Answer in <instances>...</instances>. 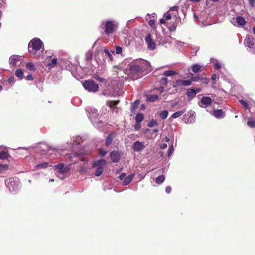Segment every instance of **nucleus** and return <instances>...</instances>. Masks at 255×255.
Returning <instances> with one entry per match:
<instances>
[{"mask_svg": "<svg viewBox=\"0 0 255 255\" xmlns=\"http://www.w3.org/2000/svg\"><path fill=\"white\" fill-rule=\"evenodd\" d=\"M166 192L167 193H170L171 192V188L170 186H167L165 189Z\"/></svg>", "mask_w": 255, "mask_h": 255, "instance_id": "53", "label": "nucleus"}, {"mask_svg": "<svg viewBox=\"0 0 255 255\" xmlns=\"http://www.w3.org/2000/svg\"><path fill=\"white\" fill-rule=\"evenodd\" d=\"M15 75L20 79H22L23 77V70L21 69H17L15 72Z\"/></svg>", "mask_w": 255, "mask_h": 255, "instance_id": "32", "label": "nucleus"}, {"mask_svg": "<svg viewBox=\"0 0 255 255\" xmlns=\"http://www.w3.org/2000/svg\"><path fill=\"white\" fill-rule=\"evenodd\" d=\"M191 84V80H178L176 81L174 85V87H176L178 86H188Z\"/></svg>", "mask_w": 255, "mask_h": 255, "instance_id": "13", "label": "nucleus"}, {"mask_svg": "<svg viewBox=\"0 0 255 255\" xmlns=\"http://www.w3.org/2000/svg\"><path fill=\"white\" fill-rule=\"evenodd\" d=\"M115 136V133H112L107 137L106 140V143H105L106 146H109L110 145H111Z\"/></svg>", "mask_w": 255, "mask_h": 255, "instance_id": "18", "label": "nucleus"}, {"mask_svg": "<svg viewBox=\"0 0 255 255\" xmlns=\"http://www.w3.org/2000/svg\"><path fill=\"white\" fill-rule=\"evenodd\" d=\"M134 176V174H131L128 175V177H125L124 180L123 184L124 185H127L129 184L133 180Z\"/></svg>", "mask_w": 255, "mask_h": 255, "instance_id": "17", "label": "nucleus"}, {"mask_svg": "<svg viewBox=\"0 0 255 255\" xmlns=\"http://www.w3.org/2000/svg\"><path fill=\"white\" fill-rule=\"evenodd\" d=\"M195 112L193 111H190L188 112L187 115H185L184 116H188V122H191L192 120L195 118Z\"/></svg>", "mask_w": 255, "mask_h": 255, "instance_id": "24", "label": "nucleus"}, {"mask_svg": "<svg viewBox=\"0 0 255 255\" xmlns=\"http://www.w3.org/2000/svg\"><path fill=\"white\" fill-rule=\"evenodd\" d=\"M212 102V99L209 97H203L200 102L199 103V105L203 108H206L208 106L210 105Z\"/></svg>", "mask_w": 255, "mask_h": 255, "instance_id": "7", "label": "nucleus"}, {"mask_svg": "<svg viewBox=\"0 0 255 255\" xmlns=\"http://www.w3.org/2000/svg\"><path fill=\"white\" fill-rule=\"evenodd\" d=\"M201 91V89L199 88H196L194 89L191 88L189 89L186 93L188 97L190 98H193L196 95V94L198 93H199Z\"/></svg>", "mask_w": 255, "mask_h": 255, "instance_id": "12", "label": "nucleus"}, {"mask_svg": "<svg viewBox=\"0 0 255 255\" xmlns=\"http://www.w3.org/2000/svg\"><path fill=\"white\" fill-rule=\"evenodd\" d=\"M126 177V174L125 173H122L121 174L120 176H119V178L120 179V180H124V179Z\"/></svg>", "mask_w": 255, "mask_h": 255, "instance_id": "57", "label": "nucleus"}, {"mask_svg": "<svg viewBox=\"0 0 255 255\" xmlns=\"http://www.w3.org/2000/svg\"><path fill=\"white\" fill-rule=\"evenodd\" d=\"M158 99L157 95H150L148 97V100L151 102H154Z\"/></svg>", "mask_w": 255, "mask_h": 255, "instance_id": "33", "label": "nucleus"}, {"mask_svg": "<svg viewBox=\"0 0 255 255\" xmlns=\"http://www.w3.org/2000/svg\"><path fill=\"white\" fill-rule=\"evenodd\" d=\"M236 22L239 26H244L246 21L245 19L242 16H238L236 19Z\"/></svg>", "mask_w": 255, "mask_h": 255, "instance_id": "20", "label": "nucleus"}, {"mask_svg": "<svg viewBox=\"0 0 255 255\" xmlns=\"http://www.w3.org/2000/svg\"><path fill=\"white\" fill-rule=\"evenodd\" d=\"M26 79L27 80H32L33 78L31 75H29L26 77Z\"/></svg>", "mask_w": 255, "mask_h": 255, "instance_id": "60", "label": "nucleus"}, {"mask_svg": "<svg viewBox=\"0 0 255 255\" xmlns=\"http://www.w3.org/2000/svg\"><path fill=\"white\" fill-rule=\"evenodd\" d=\"M168 29L170 31H174L176 30V26L173 25L172 26L169 27Z\"/></svg>", "mask_w": 255, "mask_h": 255, "instance_id": "56", "label": "nucleus"}, {"mask_svg": "<svg viewBox=\"0 0 255 255\" xmlns=\"http://www.w3.org/2000/svg\"><path fill=\"white\" fill-rule=\"evenodd\" d=\"M110 157L113 162H117L119 161L120 155L117 151H114L110 153Z\"/></svg>", "mask_w": 255, "mask_h": 255, "instance_id": "15", "label": "nucleus"}, {"mask_svg": "<svg viewBox=\"0 0 255 255\" xmlns=\"http://www.w3.org/2000/svg\"><path fill=\"white\" fill-rule=\"evenodd\" d=\"M245 44L246 46L252 49H254L255 46L253 38L249 35L247 36L245 40Z\"/></svg>", "mask_w": 255, "mask_h": 255, "instance_id": "9", "label": "nucleus"}, {"mask_svg": "<svg viewBox=\"0 0 255 255\" xmlns=\"http://www.w3.org/2000/svg\"><path fill=\"white\" fill-rule=\"evenodd\" d=\"M95 78L101 82H103L105 80L104 78L99 77L98 75H96Z\"/></svg>", "mask_w": 255, "mask_h": 255, "instance_id": "49", "label": "nucleus"}, {"mask_svg": "<svg viewBox=\"0 0 255 255\" xmlns=\"http://www.w3.org/2000/svg\"><path fill=\"white\" fill-rule=\"evenodd\" d=\"M93 52L91 51H88L86 54V60H90L92 58Z\"/></svg>", "mask_w": 255, "mask_h": 255, "instance_id": "39", "label": "nucleus"}, {"mask_svg": "<svg viewBox=\"0 0 255 255\" xmlns=\"http://www.w3.org/2000/svg\"><path fill=\"white\" fill-rule=\"evenodd\" d=\"M167 147V145L166 143H163V144H162L161 145H160V149H164L165 148H166Z\"/></svg>", "mask_w": 255, "mask_h": 255, "instance_id": "58", "label": "nucleus"}, {"mask_svg": "<svg viewBox=\"0 0 255 255\" xmlns=\"http://www.w3.org/2000/svg\"><path fill=\"white\" fill-rule=\"evenodd\" d=\"M55 169H56L58 172L61 174L68 173L71 170V167L70 165H65L63 163H60L59 164L54 166Z\"/></svg>", "mask_w": 255, "mask_h": 255, "instance_id": "6", "label": "nucleus"}, {"mask_svg": "<svg viewBox=\"0 0 255 255\" xmlns=\"http://www.w3.org/2000/svg\"><path fill=\"white\" fill-rule=\"evenodd\" d=\"M83 85L85 89L91 92L97 91L99 88L98 85L91 80L85 81L83 83Z\"/></svg>", "mask_w": 255, "mask_h": 255, "instance_id": "5", "label": "nucleus"}, {"mask_svg": "<svg viewBox=\"0 0 255 255\" xmlns=\"http://www.w3.org/2000/svg\"><path fill=\"white\" fill-rule=\"evenodd\" d=\"M249 0V2L250 4L252 6H254V4H255V0Z\"/></svg>", "mask_w": 255, "mask_h": 255, "instance_id": "61", "label": "nucleus"}, {"mask_svg": "<svg viewBox=\"0 0 255 255\" xmlns=\"http://www.w3.org/2000/svg\"><path fill=\"white\" fill-rule=\"evenodd\" d=\"M57 59H56V58L53 59L51 62L48 64V66L49 67V68H53L57 63Z\"/></svg>", "mask_w": 255, "mask_h": 255, "instance_id": "41", "label": "nucleus"}, {"mask_svg": "<svg viewBox=\"0 0 255 255\" xmlns=\"http://www.w3.org/2000/svg\"><path fill=\"white\" fill-rule=\"evenodd\" d=\"M43 47L42 42L38 38H34L29 42L28 49L30 52H33L43 49Z\"/></svg>", "mask_w": 255, "mask_h": 255, "instance_id": "3", "label": "nucleus"}, {"mask_svg": "<svg viewBox=\"0 0 255 255\" xmlns=\"http://www.w3.org/2000/svg\"><path fill=\"white\" fill-rule=\"evenodd\" d=\"M87 111L89 113H91L90 117L95 118L98 116L97 110L94 108H87L86 109Z\"/></svg>", "mask_w": 255, "mask_h": 255, "instance_id": "19", "label": "nucleus"}, {"mask_svg": "<svg viewBox=\"0 0 255 255\" xmlns=\"http://www.w3.org/2000/svg\"><path fill=\"white\" fill-rule=\"evenodd\" d=\"M8 166L7 165L0 164V173H2L3 171L7 170Z\"/></svg>", "mask_w": 255, "mask_h": 255, "instance_id": "42", "label": "nucleus"}, {"mask_svg": "<svg viewBox=\"0 0 255 255\" xmlns=\"http://www.w3.org/2000/svg\"><path fill=\"white\" fill-rule=\"evenodd\" d=\"M214 67L217 69H219L221 68L220 64L217 62L214 65Z\"/></svg>", "mask_w": 255, "mask_h": 255, "instance_id": "54", "label": "nucleus"}, {"mask_svg": "<svg viewBox=\"0 0 255 255\" xmlns=\"http://www.w3.org/2000/svg\"><path fill=\"white\" fill-rule=\"evenodd\" d=\"M135 129L138 131L140 128V123H136L134 126Z\"/></svg>", "mask_w": 255, "mask_h": 255, "instance_id": "51", "label": "nucleus"}, {"mask_svg": "<svg viewBox=\"0 0 255 255\" xmlns=\"http://www.w3.org/2000/svg\"><path fill=\"white\" fill-rule=\"evenodd\" d=\"M106 164V161L105 159H101L100 160L95 161L93 163V167H102L103 168Z\"/></svg>", "mask_w": 255, "mask_h": 255, "instance_id": "16", "label": "nucleus"}, {"mask_svg": "<svg viewBox=\"0 0 255 255\" xmlns=\"http://www.w3.org/2000/svg\"><path fill=\"white\" fill-rule=\"evenodd\" d=\"M165 19H161L160 20V23L161 24H164L165 23Z\"/></svg>", "mask_w": 255, "mask_h": 255, "instance_id": "64", "label": "nucleus"}, {"mask_svg": "<svg viewBox=\"0 0 255 255\" xmlns=\"http://www.w3.org/2000/svg\"><path fill=\"white\" fill-rule=\"evenodd\" d=\"M247 125L251 128H255V120L252 118H249L247 122Z\"/></svg>", "mask_w": 255, "mask_h": 255, "instance_id": "27", "label": "nucleus"}, {"mask_svg": "<svg viewBox=\"0 0 255 255\" xmlns=\"http://www.w3.org/2000/svg\"><path fill=\"white\" fill-rule=\"evenodd\" d=\"M240 104L243 106V107L246 109H248L249 108V105L248 104V103L243 100H240L239 101Z\"/></svg>", "mask_w": 255, "mask_h": 255, "instance_id": "37", "label": "nucleus"}, {"mask_svg": "<svg viewBox=\"0 0 255 255\" xmlns=\"http://www.w3.org/2000/svg\"><path fill=\"white\" fill-rule=\"evenodd\" d=\"M9 154L3 146H0V159H5L8 157Z\"/></svg>", "mask_w": 255, "mask_h": 255, "instance_id": "14", "label": "nucleus"}, {"mask_svg": "<svg viewBox=\"0 0 255 255\" xmlns=\"http://www.w3.org/2000/svg\"><path fill=\"white\" fill-rule=\"evenodd\" d=\"M139 104V101L136 100L131 106V110L133 112L138 107Z\"/></svg>", "mask_w": 255, "mask_h": 255, "instance_id": "40", "label": "nucleus"}, {"mask_svg": "<svg viewBox=\"0 0 255 255\" xmlns=\"http://www.w3.org/2000/svg\"><path fill=\"white\" fill-rule=\"evenodd\" d=\"M173 151H174L173 146V145H171L170 146L169 149V151H168V157H170L172 154V153H173Z\"/></svg>", "mask_w": 255, "mask_h": 255, "instance_id": "44", "label": "nucleus"}, {"mask_svg": "<svg viewBox=\"0 0 255 255\" xmlns=\"http://www.w3.org/2000/svg\"><path fill=\"white\" fill-rule=\"evenodd\" d=\"M143 116L142 114L138 113L136 115L135 120L137 123H140L143 120Z\"/></svg>", "mask_w": 255, "mask_h": 255, "instance_id": "31", "label": "nucleus"}, {"mask_svg": "<svg viewBox=\"0 0 255 255\" xmlns=\"http://www.w3.org/2000/svg\"><path fill=\"white\" fill-rule=\"evenodd\" d=\"M118 23L115 21H103L101 23V27L104 29L107 35L113 33L118 28Z\"/></svg>", "mask_w": 255, "mask_h": 255, "instance_id": "2", "label": "nucleus"}, {"mask_svg": "<svg viewBox=\"0 0 255 255\" xmlns=\"http://www.w3.org/2000/svg\"><path fill=\"white\" fill-rule=\"evenodd\" d=\"M75 144H79L81 142H82V139L80 136H77L76 139L74 140Z\"/></svg>", "mask_w": 255, "mask_h": 255, "instance_id": "46", "label": "nucleus"}, {"mask_svg": "<svg viewBox=\"0 0 255 255\" xmlns=\"http://www.w3.org/2000/svg\"><path fill=\"white\" fill-rule=\"evenodd\" d=\"M87 170V167L83 165V166H80L79 169V171L80 173L83 174L86 172Z\"/></svg>", "mask_w": 255, "mask_h": 255, "instance_id": "36", "label": "nucleus"}, {"mask_svg": "<svg viewBox=\"0 0 255 255\" xmlns=\"http://www.w3.org/2000/svg\"><path fill=\"white\" fill-rule=\"evenodd\" d=\"M5 184L11 191L18 190L20 186V183L18 179L9 178L6 179Z\"/></svg>", "mask_w": 255, "mask_h": 255, "instance_id": "4", "label": "nucleus"}, {"mask_svg": "<svg viewBox=\"0 0 255 255\" xmlns=\"http://www.w3.org/2000/svg\"><path fill=\"white\" fill-rule=\"evenodd\" d=\"M168 114L167 110H163L159 113V116L162 119L164 120L167 118Z\"/></svg>", "mask_w": 255, "mask_h": 255, "instance_id": "29", "label": "nucleus"}, {"mask_svg": "<svg viewBox=\"0 0 255 255\" xmlns=\"http://www.w3.org/2000/svg\"><path fill=\"white\" fill-rule=\"evenodd\" d=\"M169 11H176V12H177L178 7H177V6H173V7H171Z\"/></svg>", "mask_w": 255, "mask_h": 255, "instance_id": "55", "label": "nucleus"}, {"mask_svg": "<svg viewBox=\"0 0 255 255\" xmlns=\"http://www.w3.org/2000/svg\"><path fill=\"white\" fill-rule=\"evenodd\" d=\"M27 68L31 71H35L36 69L35 66L34 64L31 62H28L26 64V65Z\"/></svg>", "mask_w": 255, "mask_h": 255, "instance_id": "30", "label": "nucleus"}, {"mask_svg": "<svg viewBox=\"0 0 255 255\" xmlns=\"http://www.w3.org/2000/svg\"><path fill=\"white\" fill-rule=\"evenodd\" d=\"M177 74V72L173 70H167L164 72L163 75L165 76H171Z\"/></svg>", "mask_w": 255, "mask_h": 255, "instance_id": "26", "label": "nucleus"}, {"mask_svg": "<svg viewBox=\"0 0 255 255\" xmlns=\"http://www.w3.org/2000/svg\"><path fill=\"white\" fill-rule=\"evenodd\" d=\"M202 68H203V66H200L197 64H193L191 66L192 71L194 73H197L199 71H201Z\"/></svg>", "mask_w": 255, "mask_h": 255, "instance_id": "21", "label": "nucleus"}, {"mask_svg": "<svg viewBox=\"0 0 255 255\" xmlns=\"http://www.w3.org/2000/svg\"><path fill=\"white\" fill-rule=\"evenodd\" d=\"M128 67V74L134 78H140L143 72L150 70V63L143 60L134 62L129 65Z\"/></svg>", "mask_w": 255, "mask_h": 255, "instance_id": "1", "label": "nucleus"}, {"mask_svg": "<svg viewBox=\"0 0 255 255\" xmlns=\"http://www.w3.org/2000/svg\"><path fill=\"white\" fill-rule=\"evenodd\" d=\"M107 152L106 151L103 150V149L100 150V154L102 156H105L107 154Z\"/></svg>", "mask_w": 255, "mask_h": 255, "instance_id": "52", "label": "nucleus"}, {"mask_svg": "<svg viewBox=\"0 0 255 255\" xmlns=\"http://www.w3.org/2000/svg\"><path fill=\"white\" fill-rule=\"evenodd\" d=\"M164 17L165 18V20H169L171 19V16L170 14H169L168 12L164 14Z\"/></svg>", "mask_w": 255, "mask_h": 255, "instance_id": "48", "label": "nucleus"}, {"mask_svg": "<svg viewBox=\"0 0 255 255\" xmlns=\"http://www.w3.org/2000/svg\"><path fill=\"white\" fill-rule=\"evenodd\" d=\"M145 148L144 143L139 141L134 142L132 145L133 149L136 152H140Z\"/></svg>", "mask_w": 255, "mask_h": 255, "instance_id": "11", "label": "nucleus"}, {"mask_svg": "<svg viewBox=\"0 0 255 255\" xmlns=\"http://www.w3.org/2000/svg\"><path fill=\"white\" fill-rule=\"evenodd\" d=\"M156 125H157V122L154 120H152L148 124V126L150 127H152Z\"/></svg>", "mask_w": 255, "mask_h": 255, "instance_id": "43", "label": "nucleus"}, {"mask_svg": "<svg viewBox=\"0 0 255 255\" xmlns=\"http://www.w3.org/2000/svg\"><path fill=\"white\" fill-rule=\"evenodd\" d=\"M146 43L147 44L148 48L153 50L155 49L156 45L154 42L152 40L151 35L149 34L145 38Z\"/></svg>", "mask_w": 255, "mask_h": 255, "instance_id": "10", "label": "nucleus"}, {"mask_svg": "<svg viewBox=\"0 0 255 255\" xmlns=\"http://www.w3.org/2000/svg\"><path fill=\"white\" fill-rule=\"evenodd\" d=\"M185 44L184 42H182L181 41H177L176 42V45L177 47H183V46Z\"/></svg>", "mask_w": 255, "mask_h": 255, "instance_id": "47", "label": "nucleus"}, {"mask_svg": "<svg viewBox=\"0 0 255 255\" xmlns=\"http://www.w3.org/2000/svg\"><path fill=\"white\" fill-rule=\"evenodd\" d=\"M116 52L118 54H121L122 53V48L120 46H116Z\"/></svg>", "mask_w": 255, "mask_h": 255, "instance_id": "45", "label": "nucleus"}, {"mask_svg": "<svg viewBox=\"0 0 255 255\" xmlns=\"http://www.w3.org/2000/svg\"><path fill=\"white\" fill-rule=\"evenodd\" d=\"M21 63V62L19 56L13 55L9 58V63L12 66H19Z\"/></svg>", "mask_w": 255, "mask_h": 255, "instance_id": "8", "label": "nucleus"}, {"mask_svg": "<svg viewBox=\"0 0 255 255\" xmlns=\"http://www.w3.org/2000/svg\"><path fill=\"white\" fill-rule=\"evenodd\" d=\"M148 23L149 25L151 26V27H153L155 24V21L153 19L149 20Z\"/></svg>", "mask_w": 255, "mask_h": 255, "instance_id": "50", "label": "nucleus"}, {"mask_svg": "<svg viewBox=\"0 0 255 255\" xmlns=\"http://www.w3.org/2000/svg\"><path fill=\"white\" fill-rule=\"evenodd\" d=\"M14 77H10L8 79V82L9 83H11L13 81Z\"/></svg>", "mask_w": 255, "mask_h": 255, "instance_id": "62", "label": "nucleus"}, {"mask_svg": "<svg viewBox=\"0 0 255 255\" xmlns=\"http://www.w3.org/2000/svg\"><path fill=\"white\" fill-rule=\"evenodd\" d=\"M119 101H110L107 102V105L111 108L113 107L119 103Z\"/></svg>", "mask_w": 255, "mask_h": 255, "instance_id": "35", "label": "nucleus"}, {"mask_svg": "<svg viewBox=\"0 0 255 255\" xmlns=\"http://www.w3.org/2000/svg\"><path fill=\"white\" fill-rule=\"evenodd\" d=\"M104 53L105 54V55L109 58L110 60L111 61L113 60V56H112V54H115V52L114 51L110 52L108 49H105L104 50Z\"/></svg>", "mask_w": 255, "mask_h": 255, "instance_id": "23", "label": "nucleus"}, {"mask_svg": "<svg viewBox=\"0 0 255 255\" xmlns=\"http://www.w3.org/2000/svg\"><path fill=\"white\" fill-rule=\"evenodd\" d=\"M48 166V162H44L41 164H39L37 165H36V167L37 168H46Z\"/></svg>", "mask_w": 255, "mask_h": 255, "instance_id": "38", "label": "nucleus"}, {"mask_svg": "<svg viewBox=\"0 0 255 255\" xmlns=\"http://www.w3.org/2000/svg\"><path fill=\"white\" fill-rule=\"evenodd\" d=\"M164 180L165 177L163 175H160L158 176L155 179L156 182L159 184L162 183Z\"/></svg>", "mask_w": 255, "mask_h": 255, "instance_id": "28", "label": "nucleus"}, {"mask_svg": "<svg viewBox=\"0 0 255 255\" xmlns=\"http://www.w3.org/2000/svg\"><path fill=\"white\" fill-rule=\"evenodd\" d=\"M185 112V110L183 109L182 110L175 112L171 115V117L173 118H178V117H180V116H181Z\"/></svg>", "mask_w": 255, "mask_h": 255, "instance_id": "25", "label": "nucleus"}, {"mask_svg": "<svg viewBox=\"0 0 255 255\" xmlns=\"http://www.w3.org/2000/svg\"><path fill=\"white\" fill-rule=\"evenodd\" d=\"M97 169L95 172L96 176H100L103 172V168L102 167H97Z\"/></svg>", "mask_w": 255, "mask_h": 255, "instance_id": "34", "label": "nucleus"}, {"mask_svg": "<svg viewBox=\"0 0 255 255\" xmlns=\"http://www.w3.org/2000/svg\"><path fill=\"white\" fill-rule=\"evenodd\" d=\"M217 76L215 74H213L212 75L211 79L213 80H215L216 79Z\"/></svg>", "mask_w": 255, "mask_h": 255, "instance_id": "63", "label": "nucleus"}, {"mask_svg": "<svg viewBox=\"0 0 255 255\" xmlns=\"http://www.w3.org/2000/svg\"><path fill=\"white\" fill-rule=\"evenodd\" d=\"M213 115L216 118H221L223 117V112L222 110H216L214 111Z\"/></svg>", "mask_w": 255, "mask_h": 255, "instance_id": "22", "label": "nucleus"}, {"mask_svg": "<svg viewBox=\"0 0 255 255\" xmlns=\"http://www.w3.org/2000/svg\"><path fill=\"white\" fill-rule=\"evenodd\" d=\"M200 79V78L199 77H197V76H195V77H193L192 78V80L193 81H198L199 79Z\"/></svg>", "mask_w": 255, "mask_h": 255, "instance_id": "59", "label": "nucleus"}]
</instances>
